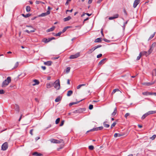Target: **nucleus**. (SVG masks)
Listing matches in <instances>:
<instances>
[{"instance_id": "obj_8", "label": "nucleus", "mask_w": 156, "mask_h": 156, "mask_svg": "<svg viewBox=\"0 0 156 156\" xmlns=\"http://www.w3.org/2000/svg\"><path fill=\"white\" fill-rule=\"evenodd\" d=\"M8 147V144L7 142L4 143L2 146V149L3 151L6 150Z\"/></svg>"}, {"instance_id": "obj_57", "label": "nucleus", "mask_w": 156, "mask_h": 156, "mask_svg": "<svg viewBox=\"0 0 156 156\" xmlns=\"http://www.w3.org/2000/svg\"><path fill=\"white\" fill-rule=\"evenodd\" d=\"M101 35H102V36H104V34H103V29H101Z\"/></svg>"}, {"instance_id": "obj_3", "label": "nucleus", "mask_w": 156, "mask_h": 156, "mask_svg": "<svg viewBox=\"0 0 156 156\" xmlns=\"http://www.w3.org/2000/svg\"><path fill=\"white\" fill-rule=\"evenodd\" d=\"M50 141L53 143L60 144L63 142V140L61 139L60 140H58L54 139H51L50 140Z\"/></svg>"}, {"instance_id": "obj_50", "label": "nucleus", "mask_w": 156, "mask_h": 156, "mask_svg": "<svg viewBox=\"0 0 156 156\" xmlns=\"http://www.w3.org/2000/svg\"><path fill=\"white\" fill-rule=\"evenodd\" d=\"M5 91L3 90H0V94H4L5 93Z\"/></svg>"}, {"instance_id": "obj_22", "label": "nucleus", "mask_w": 156, "mask_h": 156, "mask_svg": "<svg viewBox=\"0 0 156 156\" xmlns=\"http://www.w3.org/2000/svg\"><path fill=\"white\" fill-rule=\"evenodd\" d=\"M148 115L156 113V111H151L147 112Z\"/></svg>"}, {"instance_id": "obj_56", "label": "nucleus", "mask_w": 156, "mask_h": 156, "mask_svg": "<svg viewBox=\"0 0 156 156\" xmlns=\"http://www.w3.org/2000/svg\"><path fill=\"white\" fill-rule=\"evenodd\" d=\"M71 1V0H67V1L65 4V5H68L69 4V2L70 1Z\"/></svg>"}, {"instance_id": "obj_32", "label": "nucleus", "mask_w": 156, "mask_h": 156, "mask_svg": "<svg viewBox=\"0 0 156 156\" xmlns=\"http://www.w3.org/2000/svg\"><path fill=\"white\" fill-rule=\"evenodd\" d=\"M35 3H36V4H41V3L43 4H45L44 2H41V1H36L35 2Z\"/></svg>"}, {"instance_id": "obj_13", "label": "nucleus", "mask_w": 156, "mask_h": 156, "mask_svg": "<svg viewBox=\"0 0 156 156\" xmlns=\"http://www.w3.org/2000/svg\"><path fill=\"white\" fill-rule=\"evenodd\" d=\"M155 82V81H154L151 82L145 83H144V84L147 86H150L154 84Z\"/></svg>"}, {"instance_id": "obj_31", "label": "nucleus", "mask_w": 156, "mask_h": 156, "mask_svg": "<svg viewBox=\"0 0 156 156\" xmlns=\"http://www.w3.org/2000/svg\"><path fill=\"white\" fill-rule=\"evenodd\" d=\"M155 33H156V32H154L150 36V37H149V38L148 39V40H151V39H152L154 37V36L155 34Z\"/></svg>"}, {"instance_id": "obj_54", "label": "nucleus", "mask_w": 156, "mask_h": 156, "mask_svg": "<svg viewBox=\"0 0 156 156\" xmlns=\"http://www.w3.org/2000/svg\"><path fill=\"white\" fill-rule=\"evenodd\" d=\"M73 10V9H71V10H66V13H67V12H72Z\"/></svg>"}, {"instance_id": "obj_42", "label": "nucleus", "mask_w": 156, "mask_h": 156, "mask_svg": "<svg viewBox=\"0 0 156 156\" xmlns=\"http://www.w3.org/2000/svg\"><path fill=\"white\" fill-rule=\"evenodd\" d=\"M60 120V119L59 118L57 119L55 121V123L56 124H58Z\"/></svg>"}, {"instance_id": "obj_60", "label": "nucleus", "mask_w": 156, "mask_h": 156, "mask_svg": "<svg viewBox=\"0 0 156 156\" xmlns=\"http://www.w3.org/2000/svg\"><path fill=\"white\" fill-rule=\"evenodd\" d=\"M96 46L97 49L98 48L101 47L102 46V45H98L97 46Z\"/></svg>"}, {"instance_id": "obj_46", "label": "nucleus", "mask_w": 156, "mask_h": 156, "mask_svg": "<svg viewBox=\"0 0 156 156\" xmlns=\"http://www.w3.org/2000/svg\"><path fill=\"white\" fill-rule=\"evenodd\" d=\"M67 27H65L63 29V30H62V32H62V33L64 32H65L66 31V30H67Z\"/></svg>"}, {"instance_id": "obj_10", "label": "nucleus", "mask_w": 156, "mask_h": 156, "mask_svg": "<svg viewBox=\"0 0 156 156\" xmlns=\"http://www.w3.org/2000/svg\"><path fill=\"white\" fill-rule=\"evenodd\" d=\"M140 2V0H136L135 1L133 5V7L134 8H135L137 5Z\"/></svg>"}, {"instance_id": "obj_52", "label": "nucleus", "mask_w": 156, "mask_h": 156, "mask_svg": "<svg viewBox=\"0 0 156 156\" xmlns=\"http://www.w3.org/2000/svg\"><path fill=\"white\" fill-rule=\"evenodd\" d=\"M102 56V54H100L98 55L97 56V58H99L101 57Z\"/></svg>"}, {"instance_id": "obj_58", "label": "nucleus", "mask_w": 156, "mask_h": 156, "mask_svg": "<svg viewBox=\"0 0 156 156\" xmlns=\"http://www.w3.org/2000/svg\"><path fill=\"white\" fill-rule=\"evenodd\" d=\"M151 95H154L155 96H156V93H153L151 92Z\"/></svg>"}, {"instance_id": "obj_27", "label": "nucleus", "mask_w": 156, "mask_h": 156, "mask_svg": "<svg viewBox=\"0 0 156 156\" xmlns=\"http://www.w3.org/2000/svg\"><path fill=\"white\" fill-rule=\"evenodd\" d=\"M61 98L60 96H58L55 99V101L56 102H58L59 101H61Z\"/></svg>"}, {"instance_id": "obj_59", "label": "nucleus", "mask_w": 156, "mask_h": 156, "mask_svg": "<svg viewBox=\"0 0 156 156\" xmlns=\"http://www.w3.org/2000/svg\"><path fill=\"white\" fill-rule=\"evenodd\" d=\"M81 87V85L80 84L77 86V89H79Z\"/></svg>"}, {"instance_id": "obj_24", "label": "nucleus", "mask_w": 156, "mask_h": 156, "mask_svg": "<svg viewBox=\"0 0 156 156\" xmlns=\"http://www.w3.org/2000/svg\"><path fill=\"white\" fill-rule=\"evenodd\" d=\"M108 122L107 121H105L103 123V125L104 126L105 128H108L110 126L109 124H106V123Z\"/></svg>"}, {"instance_id": "obj_11", "label": "nucleus", "mask_w": 156, "mask_h": 156, "mask_svg": "<svg viewBox=\"0 0 156 156\" xmlns=\"http://www.w3.org/2000/svg\"><path fill=\"white\" fill-rule=\"evenodd\" d=\"M140 53H141V55H146V56H147L149 55H150L151 53H149L148 52V51H144L142 52H140Z\"/></svg>"}, {"instance_id": "obj_38", "label": "nucleus", "mask_w": 156, "mask_h": 156, "mask_svg": "<svg viewBox=\"0 0 156 156\" xmlns=\"http://www.w3.org/2000/svg\"><path fill=\"white\" fill-rule=\"evenodd\" d=\"M116 124V122H114L111 125V128L112 129L113 127H114Z\"/></svg>"}, {"instance_id": "obj_43", "label": "nucleus", "mask_w": 156, "mask_h": 156, "mask_svg": "<svg viewBox=\"0 0 156 156\" xmlns=\"http://www.w3.org/2000/svg\"><path fill=\"white\" fill-rule=\"evenodd\" d=\"M62 34V32H59L57 34H55V36H60L61 34Z\"/></svg>"}, {"instance_id": "obj_37", "label": "nucleus", "mask_w": 156, "mask_h": 156, "mask_svg": "<svg viewBox=\"0 0 156 156\" xmlns=\"http://www.w3.org/2000/svg\"><path fill=\"white\" fill-rule=\"evenodd\" d=\"M70 69V67H67L66 70V73H68L69 72Z\"/></svg>"}, {"instance_id": "obj_20", "label": "nucleus", "mask_w": 156, "mask_h": 156, "mask_svg": "<svg viewBox=\"0 0 156 156\" xmlns=\"http://www.w3.org/2000/svg\"><path fill=\"white\" fill-rule=\"evenodd\" d=\"M14 108L16 111H17L18 112L19 111V106L17 104H15L14 105Z\"/></svg>"}, {"instance_id": "obj_51", "label": "nucleus", "mask_w": 156, "mask_h": 156, "mask_svg": "<svg viewBox=\"0 0 156 156\" xmlns=\"http://www.w3.org/2000/svg\"><path fill=\"white\" fill-rule=\"evenodd\" d=\"M30 16H31V14L28 13V14H27L26 15H25V17L27 18V17H29Z\"/></svg>"}, {"instance_id": "obj_14", "label": "nucleus", "mask_w": 156, "mask_h": 156, "mask_svg": "<svg viewBox=\"0 0 156 156\" xmlns=\"http://www.w3.org/2000/svg\"><path fill=\"white\" fill-rule=\"evenodd\" d=\"M32 155L36 156H41L42 155V154L37 152H35L32 154Z\"/></svg>"}, {"instance_id": "obj_25", "label": "nucleus", "mask_w": 156, "mask_h": 156, "mask_svg": "<svg viewBox=\"0 0 156 156\" xmlns=\"http://www.w3.org/2000/svg\"><path fill=\"white\" fill-rule=\"evenodd\" d=\"M117 108H116V107H115L114 108V112H113V113H112V116H115L116 114L117 113Z\"/></svg>"}, {"instance_id": "obj_40", "label": "nucleus", "mask_w": 156, "mask_h": 156, "mask_svg": "<svg viewBox=\"0 0 156 156\" xmlns=\"http://www.w3.org/2000/svg\"><path fill=\"white\" fill-rule=\"evenodd\" d=\"M141 56V53H140L139 56H137V57L136 60H138L139 59H140Z\"/></svg>"}, {"instance_id": "obj_9", "label": "nucleus", "mask_w": 156, "mask_h": 156, "mask_svg": "<svg viewBox=\"0 0 156 156\" xmlns=\"http://www.w3.org/2000/svg\"><path fill=\"white\" fill-rule=\"evenodd\" d=\"M84 108H80L77 110H75L73 113H80L84 111Z\"/></svg>"}, {"instance_id": "obj_48", "label": "nucleus", "mask_w": 156, "mask_h": 156, "mask_svg": "<svg viewBox=\"0 0 156 156\" xmlns=\"http://www.w3.org/2000/svg\"><path fill=\"white\" fill-rule=\"evenodd\" d=\"M130 115V114L129 113H126L125 115V117L126 119L127 118V117L129 116Z\"/></svg>"}, {"instance_id": "obj_23", "label": "nucleus", "mask_w": 156, "mask_h": 156, "mask_svg": "<svg viewBox=\"0 0 156 156\" xmlns=\"http://www.w3.org/2000/svg\"><path fill=\"white\" fill-rule=\"evenodd\" d=\"M71 19V18L70 16H68L67 17L63 19V20L64 21H68L69 20Z\"/></svg>"}, {"instance_id": "obj_49", "label": "nucleus", "mask_w": 156, "mask_h": 156, "mask_svg": "<svg viewBox=\"0 0 156 156\" xmlns=\"http://www.w3.org/2000/svg\"><path fill=\"white\" fill-rule=\"evenodd\" d=\"M128 20L126 22H125L123 24V28L125 29L126 25L127 23Z\"/></svg>"}, {"instance_id": "obj_41", "label": "nucleus", "mask_w": 156, "mask_h": 156, "mask_svg": "<svg viewBox=\"0 0 156 156\" xmlns=\"http://www.w3.org/2000/svg\"><path fill=\"white\" fill-rule=\"evenodd\" d=\"M89 149L90 150H93L94 149V147L92 145H90L89 146Z\"/></svg>"}, {"instance_id": "obj_19", "label": "nucleus", "mask_w": 156, "mask_h": 156, "mask_svg": "<svg viewBox=\"0 0 156 156\" xmlns=\"http://www.w3.org/2000/svg\"><path fill=\"white\" fill-rule=\"evenodd\" d=\"M124 135L123 134H120L118 133H115L114 135V136L115 137H117V136L120 137Z\"/></svg>"}, {"instance_id": "obj_35", "label": "nucleus", "mask_w": 156, "mask_h": 156, "mask_svg": "<svg viewBox=\"0 0 156 156\" xmlns=\"http://www.w3.org/2000/svg\"><path fill=\"white\" fill-rule=\"evenodd\" d=\"M93 50L92 49V48H91L87 52V53L88 54H90L92 53L93 51Z\"/></svg>"}, {"instance_id": "obj_55", "label": "nucleus", "mask_w": 156, "mask_h": 156, "mask_svg": "<svg viewBox=\"0 0 156 156\" xmlns=\"http://www.w3.org/2000/svg\"><path fill=\"white\" fill-rule=\"evenodd\" d=\"M115 19L114 16L109 17L108 18L109 20H112L113 19Z\"/></svg>"}, {"instance_id": "obj_16", "label": "nucleus", "mask_w": 156, "mask_h": 156, "mask_svg": "<svg viewBox=\"0 0 156 156\" xmlns=\"http://www.w3.org/2000/svg\"><path fill=\"white\" fill-rule=\"evenodd\" d=\"M55 26H53L51 28H50L49 29H48L47 30L46 32H50L51 31H52L55 30Z\"/></svg>"}, {"instance_id": "obj_33", "label": "nucleus", "mask_w": 156, "mask_h": 156, "mask_svg": "<svg viewBox=\"0 0 156 156\" xmlns=\"http://www.w3.org/2000/svg\"><path fill=\"white\" fill-rule=\"evenodd\" d=\"M26 11L27 12H29L30 10V6H27L26 7Z\"/></svg>"}, {"instance_id": "obj_15", "label": "nucleus", "mask_w": 156, "mask_h": 156, "mask_svg": "<svg viewBox=\"0 0 156 156\" xmlns=\"http://www.w3.org/2000/svg\"><path fill=\"white\" fill-rule=\"evenodd\" d=\"M106 59V58H105L101 60L98 63V65L99 66L105 63V61Z\"/></svg>"}, {"instance_id": "obj_12", "label": "nucleus", "mask_w": 156, "mask_h": 156, "mask_svg": "<svg viewBox=\"0 0 156 156\" xmlns=\"http://www.w3.org/2000/svg\"><path fill=\"white\" fill-rule=\"evenodd\" d=\"M53 86H54V84L53 83H50L46 84V87L48 88H50Z\"/></svg>"}, {"instance_id": "obj_64", "label": "nucleus", "mask_w": 156, "mask_h": 156, "mask_svg": "<svg viewBox=\"0 0 156 156\" xmlns=\"http://www.w3.org/2000/svg\"><path fill=\"white\" fill-rule=\"evenodd\" d=\"M92 0H89L88 2V4H90V3H91L92 2Z\"/></svg>"}, {"instance_id": "obj_63", "label": "nucleus", "mask_w": 156, "mask_h": 156, "mask_svg": "<svg viewBox=\"0 0 156 156\" xmlns=\"http://www.w3.org/2000/svg\"><path fill=\"white\" fill-rule=\"evenodd\" d=\"M41 67L42 68V69L44 70H45L46 69V67L45 66H42Z\"/></svg>"}, {"instance_id": "obj_17", "label": "nucleus", "mask_w": 156, "mask_h": 156, "mask_svg": "<svg viewBox=\"0 0 156 156\" xmlns=\"http://www.w3.org/2000/svg\"><path fill=\"white\" fill-rule=\"evenodd\" d=\"M33 82L35 83H34L32 84L33 86H35L36 85L38 84L39 83V81L38 80L36 79L33 80Z\"/></svg>"}, {"instance_id": "obj_30", "label": "nucleus", "mask_w": 156, "mask_h": 156, "mask_svg": "<svg viewBox=\"0 0 156 156\" xmlns=\"http://www.w3.org/2000/svg\"><path fill=\"white\" fill-rule=\"evenodd\" d=\"M148 115L147 112L144 114L141 117V119H144Z\"/></svg>"}, {"instance_id": "obj_18", "label": "nucleus", "mask_w": 156, "mask_h": 156, "mask_svg": "<svg viewBox=\"0 0 156 156\" xmlns=\"http://www.w3.org/2000/svg\"><path fill=\"white\" fill-rule=\"evenodd\" d=\"M52 62L51 61H48L46 62H45L44 63V65H47L48 66H51V65Z\"/></svg>"}, {"instance_id": "obj_5", "label": "nucleus", "mask_w": 156, "mask_h": 156, "mask_svg": "<svg viewBox=\"0 0 156 156\" xmlns=\"http://www.w3.org/2000/svg\"><path fill=\"white\" fill-rule=\"evenodd\" d=\"M103 129V126H100L99 127H96L95 128H94L93 129H91L87 132V133H88L90 131H97L98 130H101L102 129Z\"/></svg>"}, {"instance_id": "obj_2", "label": "nucleus", "mask_w": 156, "mask_h": 156, "mask_svg": "<svg viewBox=\"0 0 156 156\" xmlns=\"http://www.w3.org/2000/svg\"><path fill=\"white\" fill-rule=\"evenodd\" d=\"M54 87L57 90H59L60 89V83L59 79L57 80L53 83Z\"/></svg>"}, {"instance_id": "obj_44", "label": "nucleus", "mask_w": 156, "mask_h": 156, "mask_svg": "<svg viewBox=\"0 0 156 156\" xmlns=\"http://www.w3.org/2000/svg\"><path fill=\"white\" fill-rule=\"evenodd\" d=\"M156 136V135H154L151 137L150 138V139L152 140H154Z\"/></svg>"}, {"instance_id": "obj_53", "label": "nucleus", "mask_w": 156, "mask_h": 156, "mask_svg": "<svg viewBox=\"0 0 156 156\" xmlns=\"http://www.w3.org/2000/svg\"><path fill=\"white\" fill-rule=\"evenodd\" d=\"M114 16V17L115 19L118 18L119 17V14H115Z\"/></svg>"}, {"instance_id": "obj_6", "label": "nucleus", "mask_w": 156, "mask_h": 156, "mask_svg": "<svg viewBox=\"0 0 156 156\" xmlns=\"http://www.w3.org/2000/svg\"><path fill=\"white\" fill-rule=\"evenodd\" d=\"M156 46V42H154L152 44V45L150 46V48L148 50V52L149 53H151Z\"/></svg>"}, {"instance_id": "obj_21", "label": "nucleus", "mask_w": 156, "mask_h": 156, "mask_svg": "<svg viewBox=\"0 0 156 156\" xmlns=\"http://www.w3.org/2000/svg\"><path fill=\"white\" fill-rule=\"evenodd\" d=\"M142 94L144 95L147 96L148 95H151V92H149L148 91H146L145 92H143Z\"/></svg>"}, {"instance_id": "obj_45", "label": "nucleus", "mask_w": 156, "mask_h": 156, "mask_svg": "<svg viewBox=\"0 0 156 156\" xmlns=\"http://www.w3.org/2000/svg\"><path fill=\"white\" fill-rule=\"evenodd\" d=\"M93 108V105H90L89 106V109L91 110Z\"/></svg>"}, {"instance_id": "obj_1", "label": "nucleus", "mask_w": 156, "mask_h": 156, "mask_svg": "<svg viewBox=\"0 0 156 156\" xmlns=\"http://www.w3.org/2000/svg\"><path fill=\"white\" fill-rule=\"evenodd\" d=\"M11 81V78L10 76H8L6 79L2 83V87H4L7 86Z\"/></svg>"}, {"instance_id": "obj_29", "label": "nucleus", "mask_w": 156, "mask_h": 156, "mask_svg": "<svg viewBox=\"0 0 156 156\" xmlns=\"http://www.w3.org/2000/svg\"><path fill=\"white\" fill-rule=\"evenodd\" d=\"M82 101V100H81L77 102L70 103L69 104V105L70 106H71L73 105L76 104H77L79 103V102H80V101Z\"/></svg>"}, {"instance_id": "obj_26", "label": "nucleus", "mask_w": 156, "mask_h": 156, "mask_svg": "<svg viewBox=\"0 0 156 156\" xmlns=\"http://www.w3.org/2000/svg\"><path fill=\"white\" fill-rule=\"evenodd\" d=\"M73 93V92L72 90H69L67 92V95L68 96H70Z\"/></svg>"}, {"instance_id": "obj_4", "label": "nucleus", "mask_w": 156, "mask_h": 156, "mask_svg": "<svg viewBox=\"0 0 156 156\" xmlns=\"http://www.w3.org/2000/svg\"><path fill=\"white\" fill-rule=\"evenodd\" d=\"M55 38L53 37L48 38V39H47L46 38H44L42 40V41L43 42H44L45 43H47L52 40L55 39Z\"/></svg>"}, {"instance_id": "obj_47", "label": "nucleus", "mask_w": 156, "mask_h": 156, "mask_svg": "<svg viewBox=\"0 0 156 156\" xmlns=\"http://www.w3.org/2000/svg\"><path fill=\"white\" fill-rule=\"evenodd\" d=\"M64 120H62L61 121V122L60 124V126H62L64 123Z\"/></svg>"}, {"instance_id": "obj_34", "label": "nucleus", "mask_w": 156, "mask_h": 156, "mask_svg": "<svg viewBox=\"0 0 156 156\" xmlns=\"http://www.w3.org/2000/svg\"><path fill=\"white\" fill-rule=\"evenodd\" d=\"M119 90L118 89H115L113 90L112 92V94H114L116 91H119Z\"/></svg>"}, {"instance_id": "obj_36", "label": "nucleus", "mask_w": 156, "mask_h": 156, "mask_svg": "<svg viewBox=\"0 0 156 156\" xmlns=\"http://www.w3.org/2000/svg\"><path fill=\"white\" fill-rule=\"evenodd\" d=\"M19 64V62H16V63L15 66L13 67V69H15L17 68Z\"/></svg>"}, {"instance_id": "obj_7", "label": "nucleus", "mask_w": 156, "mask_h": 156, "mask_svg": "<svg viewBox=\"0 0 156 156\" xmlns=\"http://www.w3.org/2000/svg\"><path fill=\"white\" fill-rule=\"evenodd\" d=\"M80 56V52H78L74 55H71L69 57V58L70 59H74L78 57H79Z\"/></svg>"}, {"instance_id": "obj_28", "label": "nucleus", "mask_w": 156, "mask_h": 156, "mask_svg": "<svg viewBox=\"0 0 156 156\" xmlns=\"http://www.w3.org/2000/svg\"><path fill=\"white\" fill-rule=\"evenodd\" d=\"M101 39L100 38H98L95 39L94 42H100L101 41Z\"/></svg>"}, {"instance_id": "obj_39", "label": "nucleus", "mask_w": 156, "mask_h": 156, "mask_svg": "<svg viewBox=\"0 0 156 156\" xmlns=\"http://www.w3.org/2000/svg\"><path fill=\"white\" fill-rule=\"evenodd\" d=\"M47 15H46V14L45 12V13H42L41 14L39 15V16L43 17V16H46Z\"/></svg>"}, {"instance_id": "obj_61", "label": "nucleus", "mask_w": 156, "mask_h": 156, "mask_svg": "<svg viewBox=\"0 0 156 156\" xmlns=\"http://www.w3.org/2000/svg\"><path fill=\"white\" fill-rule=\"evenodd\" d=\"M46 14L47 15H49L50 13V11L49 10H48L47 11V12H45Z\"/></svg>"}, {"instance_id": "obj_62", "label": "nucleus", "mask_w": 156, "mask_h": 156, "mask_svg": "<svg viewBox=\"0 0 156 156\" xmlns=\"http://www.w3.org/2000/svg\"><path fill=\"white\" fill-rule=\"evenodd\" d=\"M104 40L107 42H109V40H108L106 39H104Z\"/></svg>"}]
</instances>
